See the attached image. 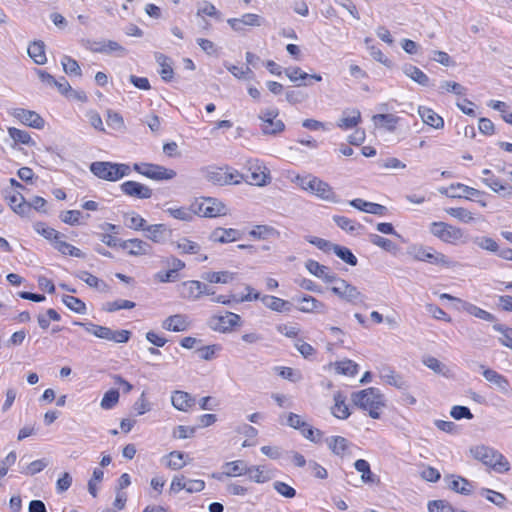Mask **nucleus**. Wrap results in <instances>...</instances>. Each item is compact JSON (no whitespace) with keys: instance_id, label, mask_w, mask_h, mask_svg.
<instances>
[{"instance_id":"f257e3e1","label":"nucleus","mask_w":512,"mask_h":512,"mask_svg":"<svg viewBox=\"0 0 512 512\" xmlns=\"http://www.w3.org/2000/svg\"><path fill=\"white\" fill-rule=\"evenodd\" d=\"M472 457L497 473H505L510 470L507 458L498 450L486 445H476L470 448Z\"/></svg>"},{"instance_id":"f03ea898","label":"nucleus","mask_w":512,"mask_h":512,"mask_svg":"<svg viewBox=\"0 0 512 512\" xmlns=\"http://www.w3.org/2000/svg\"><path fill=\"white\" fill-rule=\"evenodd\" d=\"M353 403L359 408L368 411L373 419L380 417L379 409L384 405L383 396L379 389L370 387L352 394Z\"/></svg>"},{"instance_id":"7ed1b4c3","label":"nucleus","mask_w":512,"mask_h":512,"mask_svg":"<svg viewBox=\"0 0 512 512\" xmlns=\"http://www.w3.org/2000/svg\"><path fill=\"white\" fill-rule=\"evenodd\" d=\"M90 171L99 179L115 182L128 176L131 168L123 163L95 161L90 164Z\"/></svg>"},{"instance_id":"20e7f679","label":"nucleus","mask_w":512,"mask_h":512,"mask_svg":"<svg viewBox=\"0 0 512 512\" xmlns=\"http://www.w3.org/2000/svg\"><path fill=\"white\" fill-rule=\"evenodd\" d=\"M192 211L201 217L215 218L228 213L226 205L217 198L201 197L192 203Z\"/></svg>"},{"instance_id":"39448f33","label":"nucleus","mask_w":512,"mask_h":512,"mask_svg":"<svg viewBox=\"0 0 512 512\" xmlns=\"http://www.w3.org/2000/svg\"><path fill=\"white\" fill-rule=\"evenodd\" d=\"M407 253L417 261L428 262L447 268L453 266V262L449 260L448 257H446L443 253L437 252L432 247L412 245L408 247Z\"/></svg>"},{"instance_id":"423d86ee","label":"nucleus","mask_w":512,"mask_h":512,"mask_svg":"<svg viewBox=\"0 0 512 512\" xmlns=\"http://www.w3.org/2000/svg\"><path fill=\"white\" fill-rule=\"evenodd\" d=\"M278 116V108H266L259 112L258 119L263 135L276 136L285 130V124Z\"/></svg>"},{"instance_id":"0eeeda50","label":"nucleus","mask_w":512,"mask_h":512,"mask_svg":"<svg viewBox=\"0 0 512 512\" xmlns=\"http://www.w3.org/2000/svg\"><path fill=\"white\" fill-rule=\"evenodd\" d=\"M331 292L338 296L340 299L352 303H363L365 296L358 290V288L346 280L338 277L334 285L330 288Z\"/></svg>"},{"instance_id":"6e6552de","label":"nucleus","mask_w":512,"mask_h":512,"mask_svg":"<svg viewBox=\"0 0 512 512\" xmlns=\"http://www.w3.org/2000/svg\"><path fill=\"white\" fill-rule=\"evenodd\" d=\"M133 170L155 181L171 180L176 176L173 169L152 163H135Z\"/></svg>"},{"instance_id":"1a4fd4ad","label":"nucleus","mask_w":512,"mask_h":512,"mask_svg":"<svg viewBox=\"0 0 512 512\" xmlns=\"http://www.w3.org/2000/svg\"><path fill=\"white\" fill-rule=\"evenodd\" d=\"M430 232L441 241L449 244H456L464 236L462 229L445 222H432Z\"/></svg>"},{"instance_id":"9d476101","label":"nucleus","mask_w":512,"mask_h":512,"mask_svg":"<svg viewBox=\"0 0 512 512\" xmlns=\"http://www.w3.org/2000/svg\"><path fill=\"white\" fill-rule=\"evenodd\" d=\"M1 195L16 214L21 217L29 216L30 206L19 190L3 188Z\"/></svg>"},{"instance_id":"9b49d317","label":"nucleus","mask_w":512,"mask_h":512,"mask_svg":"<svg viewBox=\"0 0 512 512\" xmlns=\"http://www.w3.org/2000/svg\"><path fill=\"white\" fill-rule=\"evenodd\" d=\"M181 295L185 299L195 301L203 295L213 296L215 291L212 287L201 281L188 280L181 284Z\"/></svg>"},{"instance_id":"f8f14e48","label":"nucleus","mask_w":512,"mask_h":512,"mask_svg":"<svg viewBox=\"0 0 512 512\" xmlns=\"http://www.w3.org/2000/svg\"><path fill=\"white\" fill-rule=\"evenodd\" d=\"M481 181L487 187H489L493 192L497 193L499 196L503 198L512 199V185L502 181L499 177L493 174V172L489 169H484L482 171Z\"/></svg>"},{"instance_id":"ddd939ff","label":"nucleus","mask_w":512,"mask_h":512,"mask_svg":"<svg viewBox=\"0 0 512 512\" xmlns=\"http://www.w3.org/2000/svg\"><path fill=\"white\" fill-rule=\"evenodd\" d=\"M240 316L233 312H226L225 315H214L209 319V327L214 331L226 333L233 327L240 324Z\"/></svg>"},{"instance_id":"4468645a","label":"nucleus","mask_w":512,"mask_h":512,"mask_svg":"<svg viewBox=\"0 0 512 512\" xmlns=\"http://www.w3.org/2000/svg\"><path fill=\"white\" fill-rule=\"evenodd\" d=\"M239 177L240 174L237 171L230 172L228 168L222 167H212L206 173L208 181L216 185L238 184L240 182Z\"/></svg>"},{"instance_id":"2eb2a0df","label":"nucleus","mask_w":512,"mask_h":512,"mask_svg":"<svg viewBox=\"0 0 512 512\" xmlns=\"http://www.w3.org/2000/svg\"><path fill=\"white\" fill-rule=\"evenodd\" d=\"M10 114L19 120L22 124L35 129H42L44 127V119L35 111L27 110L24 108H13Z\"/></svg>"},{"instance_id":"dca6fc26","label":"nucleus","mask_w":512,"mask_h":512,"mask_svg":"<svg viewBox=\"0 0 512 512\" xmlns=\"http://www.w3.org/2000/svg\"><path fill=\"white\" fill-rule=\"evenodd\" d=\"M263 22V17L254 13H246L239 18H229L227 20V23L235 32L244 31L245 26L259 27Z\"/></svg>"},{"instance_id":"f3484780","label":"nucleus","mask_w":512,"mask_h":512,"mask_svg":"<svg viewBox=\"0 0 512 512\" xmlns=\"http://www.w3.org/2000/svg\"><path fill=\"white\" fill-rule=\"evenodd\" d=\"M121 191L127 195L137 199H149L153 192L150 187L136 181H126L120 185Z\"/></svg>"},{"instance_id":"a211bd4d","label":"nucleus","mask_w":512,"mask_h":512,"mask_svg":"<svg viewBox=\"0 0 512 512\" xmlns=\"http://www.w3.org/2000/svg\"><path fill=\"white\" fill-rule=\"evenodd\" d=\"M294 301L298 303L297 309L303 313H325L326 305L310 295L295 297Z\"/></svg>"},{"instance_id":"6ab92c4d","label":"nucleus","mask_w":512,"mask_h":512,"mask_svg":"<svg viewBox=\"0 0 512 512\" xmlns=\"http://www.w3.org/2000/svg\"><path fill=\"white\" fill-rule=\"evenodd\" d=\"M306 269L315 277L322 279L326 283H335L338 276L331 272L327 266L320 264L315 260H307L305 263Z\"/></svg>"},{"instance_id":"aec40b11","label":"nucleus","mask_w":512,"mask_h":512,"mask_svg":"<svg viewBox=\"0 0 512 512\" xmlns=\"http://www.w3.org/2000/svg\"><path fill=\"white\" fill-rule=\"evenodd\" d=\"M245 177L250 184L263 186L268 182L269 173L266 172L265 167L259 164L258 160H254L250 162L248 174Z\"/></svg>"},{"instance_id":"412c9836","label":"nucleus","mask_w":512,"mask_h":512,"mask_svg":"<svg viewBox=\"0 0 512 512\" xmlns=\"http://www.w3.org/2000/svg\"><path fill=\"white\" fill-rule=\"evenodd\" d=\"M480 367L483 369V377L488 382L497 386L499 390L504 394H508L510 392L511 387L508 379L505 376L491 368H485L484 365H481Z\"/></svg>"},{"instance_id":"4be33fe9","label":"nucleus","mask_w":512,"mask_h":512,"mask_svg":"<svg viewBox=\"0 0 512 512\" xmlns=\"http://www.w3.org/2000/svg\"><path fill=\"white\" fill-rule=\"evenodd\" d=\"M90 50L94 53L111 54L117 52L119 56L126 54V49L118 42L113 40L95 41L92 43Z\"/></svg>"},{"instance_id":"5701e85b","label":"nucleus","mask_w":512,"mask_h":512,"mask_svg":"<svg viewBox=\"0 0 512 512\" xmlns=\"http://www.w3.org/2000/svg\"><path fill=\"white\" fill-rule=\"evenodd\" d=\"M241 236V233L236 230V229H233V228H216L214 229L210 236H209V239L212 241V242H215V243H230V242H233V241H236L240 238Z\"/></svg>"},{"instance_id":"b1692460","label":"nucleus","mask_w":512,"mask_h":512,"mask_svg":"<svg viewBox=\"0 0 512 512\" xmlns=\"http://www.w3.org/2000/svg\"><path fill=\"white\" fill-rule=\"evenodd\" d=\"M174 245L182 254H198L197 261L204 262L208 259L207 255L200 254V245L194 241H191L185 237L180 238L176 242H174Z\"/></svg>"},{"instance_id":"393cba45","label":"nucleus","mask_w":512,"mask_h":512,"mask_svg":"<svg viewBox=\"0 0 512 512\" xmlns=\"http://www.w3.org/2000/svg\"><path fill=\"white\" fill-rule=\"evenodd\" d=\"M120 247L128 250V253L133 256L146 255L149 253L151 248L147 242L137 238L123 240L120 243Z\"/></svg>"},{"instance_id":"a878e982","label":"nucleus","mask_w":512,"mask_h":512,"mask_svg":"<svg viewBox=\"0 0 512 512\" xmlns=\"http://www.w3.org/2000/svg\"><path fill=\"white\" fill-rule=\"evenodd\" d=\"M171 402L175 409L186 412L195 405V398L185 391L177 390L173 392Z\"/></svg>"},{"instance_id":"bb28decb","label":"nucleus","mask_w":512,"mask_h":512,"mask_svg":"<svg viewBox=\"0 0 512 512\" xmlns=\"http://www.w3.org/2000/svg\"><path fill=\"white\" fill-rule=\"evenodd\" d=\"M187 317L182 314L169 316L162 322V328L167 331L182 332L188 329Z\"/></svg>"},{"instance_id":"cd10ccee","label":"nucleus","mask_w":512,"mask_h":512,"mask_svg":"<svg viewBox=\"0 0 512 512\" xmlns=\"http://www.w3.org/2000/svg\"><path fill=\"white\" fill-rule=\"evenodd\" d=\"M73 324L83 327L88 333L94 335L97 338L110 341L112 329L109 327L97 325L92 322L74 321Z\"/></svg>"},{"instance_id":"c85d7f7f","label":"nucleus","mask_w":512,"mask_h":512,"mask_svg":"<svg viewBox=\"0 0 512 512\" xmlns=\"http://www.w3.org/2000/svg\"><path fill=\"white\" fill-rule=\"evenodd\" d=\"M326 444L331 452L337 456H345L352 444L342 436H331L326 438Z\"/></svg>"},{"instance_id":"c756f323","label":"nucleus","mask_w":512,"mask_h":512,"mask_svg":"<svg viewBox=\"0 0 512 512\" xmlns=\"http://www.w3.org/2000/svg\"><path fill=\"white\" fill-rule=\"evenodd\" d=\"M458 303L461 305V309L468 314L479 318L481 320L487 321V322H493L495 320V317L490 312L472 304L467 301H463L461 299H458Z\"/></svg>"},{"instance_id":"7c9ffc66","label":"nucleus","mask_w":512,"mask_h":512,"mask_svg":"<svg viewBox=\"0 0 512 512\" xmlns=\"http://www.w3.org/2000/svg\"><path fill=\"white\" fill-rule=\"evenodd\" d=\"M361 121V113L359 110H345L341 118L337 122V127L348 130L356 127Z\"/></svg>"},{"instance_id":"2f4dec72","label":"nucleus","mask_w":512,"mask_h":512,"mask_svg":"<svg viewBox=\"0 0 512 512\" xmlns=\"http://www.w3.org/2000/svg\"><path fill=\"white\" fill-rule=\"evenodd\" d=\"M154 57H155L156 62L160 66L159 74H160L162 80H164L166 82L171 81L173 79V75H174L171 59L168 56H166L160 52H156L154 54Z\"/></svg>"},{"instance_id":"473e14b6","label":"nucleus","mask_w":512,"mask_h":512,"mask_svg":"<svg viewBox=\"0 0 512 512\" xmlns=\"http://www.w3.org/2000/svg\"><path fill=\"white\" fill-rule=\"evenodd\" d=\"M350 205L360 211L374 215H383L386 211L385 206L373 202H368L360 198L351 200Z\"/></svg>"},{"instance_id":"72a5a7b5","label":"nucleus","mask_w":512,"mask_h":512,"mask_svg":"<svg viewBox=\"0 0 512 512\" xmlns=\"http://www.w3.org/2000/svg\"><path fill=\"white\" fill-rule=\"evenodd\" d=\"M449 189L451 191H454V192H451V194H450L451 198L465 197L466 199H472L473 197H478L483 194L482 191L475 189L473 187H469L462 183L451 184L449 186Z\"/></svg>"},{"instance_id":"f704fd0d","label":"nucleus","mask_w":512,"mask_h":512,"mask_svg":"<svg viewBox=\"0 0 512 512\" xmlns=\"http://www.w3.org/2000/svg\"><path fill=\"white\" fill-rule=\"evenodd\" d=\"M315 183L316 184H315L313 194H315L316 196H318L319 198H321L325 201H329V202H333V203H336L339 201L338 196L336 195V193L333 191L332 187L327 182L318 178Z\"/></svg>"},{"instance_id":"c9c22d12","label":"nucleus","mask_w":512,"mask_h":512,"mask_svg":"<svg viewBox=\"0 0 512 512\" xmlns=\"http://www.w3.org/2000/svg\"><path fill=\"white\" fill-rule=\"evenodd\" d=\"M419 115L423 122L435 129L443 128L444 120L432 109L424 106H420L418 109Z\"/></svg>"},{"instance_id":"e433bc0d","label":"nucleus","mask_w":512,"mask_h":512,"mask_svg":"<svg viewBox=\"0 0 512 512\" xmlns=\"http://www.w3.org/2000/svg\"><path fill=\"white\" fill-rule=\"evenodd\" d=\"M403 73L417 84L427 87L430 85L429 77L418 67L412 64H405L402 67Z\"/></svg>"},{"instance_id":"4c0bfd02","label":"nucleus","mask_w":512,"mask_h":512,"mask_svg":"<svg viewBox=\"0 0 512 512\" xmlns=\"http://www.w3.org/2000/svg\"><path fill=\"white\" fill-rule=\"evenodd\" d=\"M226 477H239L248 473V465L243 460L226 462L222 465Z\"/></svg>"},{"instance_id":"58836bf2","label":"nucleus","mask_w":512,"mask_h":512,"mask_svg":"<svg viewBox=\"0 0 512 512\" xmlns=\"http://www.w3.org/2000/svg\"><path fill=\"white\" fill-rule=\"evenodd\" d=\"M29 57L38 65L46 63L45 45L42 41H35L28 46Z\"/></svg>"},{"instance_id":"ea45409f","label":"nucleus","mask_w":512,"mask_h":512,"mask_svg":"<svg viewBox=\"0 0 512 512\" xmlns=\"http://www.w3.org/2000/svg\"><path fill=\"white\" fill-rule=\"evenodd\" d=\"M201 278L209 283L226 284L234 280L235 273L230 271L213 272L208 271L201 275Z\"/></svg>"},{"instance_id":"a19ab883","label":"nucleus","mask_w":512,"mask_h":512,"mask_svg":"<svg viewBox=\"0 0 512 512\" xmlns=\"http://www.w3.org/2000/svg\"><path fill=\"white\" fill-rule=\"evenodd\" d=\"M35 231L43 236L45 239L52 242L53 246L55 247L56 242L60 239L64 238V235L55 230L54 228L48 227L43 222H37L34 224Z\"/></svg>"},{"instance_id":"79ce46f5","label":"nucleus","mask_w":512,"mask_h":512,"mask_svg":"<svg viewBox=\"0 0 512 512\" xmlns=\"http://www.w3.org/2000/svg\"><path fill=\"white\" fill-rule=\"evenodd\" d=\"M423 364L431 369L436 374L442 375L446 378L450 377L451 372L450 369L437 358L432 356H427L423 358Z\"/></svg>"},{"instance_id":"37998d69","label":"nucleus","mask_w":512,"mask_h":512,"mask_svg":"<svg viewBox=\"0 0 512 512\" xmlns=\"http://www.w3.org/2000/svg\"><path fill=\"white\" fill-rule=\"evenodd\" d=\"M452 480L449 481L448 483V487L457 492V493H460L462 495H469L471 494V491H472V485L471 483L463 478V477H455V476H451Z\"/></svg>"},{"instance_id":"c03bdc74","label":"nucleus","mask_w":512,"mask_h":512,"mask_svg":"<svg viewBox=\"0 0 512 512\" xmlns=\"http://www.w3.org/2000/svg\"><path fill=\"white\" fill-rule=\"evenodd\" d=\"M334 401L335 404L332 407V414L339 419H347L350 416V412L343 395L336 393L334 395Z\"/></svg>"},{"instance_id":"a18cd8bd","label":"nucleus","mask_w":512,"mask_h":512,"mask_svg":"<svg viewBox=\"0 0 512 512\" xmlns=\"http://www.w3.org/2000/svg\"><path fill=\"white\" fill-rule=\"evenodd\" d=\"M247 474L249 479L256 483H265L272 478L269 472L265 470V467L261 465L248 466Z\"/></svg>"},{"instance_id":"49530a36","label":"nucleus","mask_w":512,"mask_h":512,"mask_svg":"<svg viewBox=\"0 0 512 512\" xmlns=\"http://www.w3.org/2000/svg\"><path fill=\"white\" fill-rule=\"evenodd\" d=\"M373 121L375 124L381 125L388 131L393 132L399 122V117L393 114H377L373 116Z\"/></svg>"},{"instance_id":"de8ad7c7","label":"nucleus","mask_w":512,"mask_h":512,"mask_svg":"<svg viewBox=\"0 0 512 512\" xmlns=\"http://www.w3.org/2000/svg\"><path fill=\"white\" fill-rule=\"evenodd\" d=\"M8 134L15 144H24L34 146L35 142L32 140L30 134L25 130H20L15 127L8 128Z\"/></svg>"},{"instance_id":"09e8293b","label":"nucleus","mask_w":512,"mask_h":512,"mask_svg":"<svg viewBox=\"0 0 512 512\" xmlns=\"http://www.w3.org/2000/svg\"><path fill=\"white\" fill-rule=\"evenodd\" d=\"M261 301L267 308L273 311L282 312L288 310L289 303L276 296L265 295L261 298Z\"/></svg>"},{"instance_id":"8fccbe9b","label":"nucleus","mask_w":512,"mask_h":512,"mask_svg":"<svg viewBox=\"0 0 512 512\" xmlns=\"http://www.w3.org/2000/svg\"><path fill=\"white\" fill-rule=\"evenodd\" d=\"M144 231L150 240L156 243H160L164 240L166 227L163 224L147 225Z\"/></svg>"},{"instance_id":"3c124183","label":"nucleus","mask_w":512,"mask_h":512,"mask_svg":"<svg viewBox=\"0 0 512 512\" xmlns=\"http://www.w3.org/2000/svg\"><path fill=\"white\" fill-rule=\"evenodd\" d=\"M124 224L130 229L143 231L147 226L146 220L135 212L127 213L124 215Z\"/></svg>"},{"instance_id":"603ef678","label":"nucleus","mask_w":512,"mask_h":512,"mask_svg":"<svg viewBox=\"0 0 512 512\" xmlns=\"http://www.w3.org/2000/svg\"><path fill=\"white\" fill-rule=\"evenodd\" d=\"M332 251L345 263L351 266L357 265L358 260L349 248L334 244Z\"/></svg>"},{"instance_id":"864d4df0","label":"nucleus","mask_w":512,"mask_h":512,"mask_svg":"<svg viewBox=\"0 0 512 512\" xmlns=\"http://www.w3.org/2000/svg\"><path fill=\"white\" fill-rule=\"evenodd\" d=\"M188 456L180 451H173L170 452L167 456V467H169L172 470H179L183 468L187 462L185 461V458Z\"/></svg>"},{"instance_id":"5fc2aeb1","label":"nucleus","mask_w":512,"mask_h":512,"mask_svg":"<svg viewBox=\"0 0 512 512\" xmlns=\"http://www.w3.org/2000/svg\"><path fill=\"white\" fill-rule=\"evenodd\" d=\"M338 374L354 376L358 373V364L352 360L339 361L334 364Z\"/></svg>"},{"instance_id":"6e6d98bb","label":"nucleus","mask_w":512,"mask_h":512,"mask_svg":"<svg viewBox=\"0 0 512 512\" xmlns=\"http://www.w3.org/2000/svg\"><path fill=\"white\" fill-rule=\"evenodd\" d=\"M167 213H169L170 216H172L175 219L182 220V221H190L192 220L193 216L195 215L192 211V204L189 208L186 207H170L166 210Z\"/></svg>"},{"instance_id":"4d7b16f0","label":"nucleus","mask_w":512,"mask_h":512,"mask_svg":"<svg viewBox=\"0 0 512 512\" xmlns=\"http://www.w3.org/2000/svg\"><path fill=\"white\" fill-rule=\"evenodd\" d=\"M333 221L336 223V225L341 228L342 230H345L349 233L355 232L357 229L362 228V225L357 223L356 221L347 218L345 216H334Z\"/></svg>"},{"instance_id":"13d9d810","label":"nucleus","mask_w":512,"mask_h":512,"mask_svg":"<svg viewBox=\"0 0 512 512\" xmlns=\"http://www.w3.org/2000/svg\"><path fill=\"white\" fill-rule=\"evenodd\" d=\"M472 242L479 248L489 251V252H497L499 246L497 242L491 237L487 236H476L472 239Z\"/></svg>"},{"instance_id":"bf43d9fd","label":"nucleus","mask_w":512,"mask_h":512,"mask_svg":"<svg viewBox=\"0 0 512 512\" xmlns=\"http://www.w3.org/2000/svg\"><path fill=\"white\" fill-rule=\"evenodd\" d=\"M63 70L68 75L81 76V68L78 62L70 56L64 55L61 58Z\"/></svg>"},{"instance_id":"052dcab7","label":"nucleus","mask_w":512,"mask_h":512,"mask_svg":"<svg viewBox=\"0 0 512 512\" xmlns=\"http://www.w3.org/2000/svg\"><path fill=\"white\" fill-rule=\"evenodd\" d=\"M54 248L57 249L60 253H62L64 255H70L73 257H77V258H82L84 256V254L82 253V251L80 249L65 242L63 240V238L56 242V245Z\"/></svg>"},{"instance_id":"680f3d73","label":"nucleus","mask_w":512,"mask_h":512,"mask_svg":"<svg viewBox=\"0 0 512 512\" xmlns=\"http://www.w3.org/2000/svg\"><path fill=\"white\" fill-rule=\"evenodd\" d=\"M62 301L70 310L76 313L84 314L86 311L85 303L77 297L65 295L63 296Z\"/></svg>"},{"instance_id":"e2e57ef3","label":"nucleus","mask_w":512,"mask_h":512,"mask_svg":"<svg viewBox=\"0 0 512 512\" xmlns=\"http://www.w3.org/2000/svg\"><path fill=\"white\" fill-rule=\"evenodd\" d=\"M355 469L361 473L363 482H373V474L370 469V464L364 459H358L354 463Z\"/></svg>"},{"instance_id":"0e129e2a","label":"nucleus","mask_w":512,"mask_h":512,"mask_svg":"<svg viewBox=\"0 0 512 512\" xmlns=\"http://www.w3.org/2000/svg\"><path fill=\"white\" fill-rule=\"evenodd\" d=\"M134 307V302L124 299H118L115 301L106 302L103 309L107 312L112 313L121 309H132Z\"/></svg>"},{"instance_id":"69168bd1","label":"nucleus","mask_w":512,"mask_h":512,"mask_svg":"<svg viewBox=\"0 0 512 512\" xmlns=\"http://www.w3.org/2000/svg\"><path fill=\"white\" fill-rule=\"evenodd\" d=\"M446 212L450 216L465 223L470 222L474 219L473 214L469 210L462 207H451L446 209Z\"/></svg>"},{"instance_id":"338daca9","label":"nucleus","mask_w":512,"mask_h":512,"mask_svg":"<svg viewBox=\"0 0 512 512\" xmlns=\"http://www.w3.org/2000/svg\"><path fill=\"white\" fill-rule=\"evenodd\" d=\"M119 401V392L116 389L107 391L100 403L102 409L109 410L113 408Z\"/></svg>"},{"instance_id":"774afa93","label":"nucleus","mask_w":512,"mask_h":512,"mask_svg":"<svg viewBox=\"0 0 512 512\" xmlns=\"http://www.w3.org/2000/svg\"><path fill=\"white\" fill-rule=\"evenodd\" d=\"M456 510L445 500H433L428 503L429 512H456Z\"/></svg>"}]
</instances>
